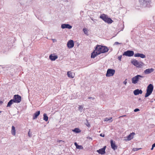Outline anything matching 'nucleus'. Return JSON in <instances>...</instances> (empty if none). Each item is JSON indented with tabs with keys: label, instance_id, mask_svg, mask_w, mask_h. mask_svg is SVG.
Returning <instances> with one entry per match:
<instances>
[{
	"label": "nucleus",
	"instance_id": "obj_13",
	"mask_svg": "<svg viewBox=\"0 0 155 155\" xmlns=\"http://www.w3.org/2000/svg\"><path fill=\"white\" fill-rule=\"evenodd\" d=\"M143 93V91L141 89H137L134 90L133 91V93L135 95H137L139 94H141Z\"/></svg>",
	"mask_w": 155,
	"mask_h": 155
},
{
	"label": "nucleus",
	"instance_id": "obj_15",
	"mask_svg": "<svg viewBox=\"0 0 155 155\" xmlns=\"http://www.w3.org/2000/svg\"><path fill=\"white\" fill-rule=\"evenodd\" d=\"M154 70V69L153 68H148L146 69L144 72L145 74H148L153 72Z\"/></svg>",
	"mask_w": 155,
	"mask_h": 155
},
{
	"label": "nucleus",
	"instance_id": "obj_6",
	"mask_svg": "<svg viewBox=\"0 0 155 155\" xmlns=\"http://www.w3.org/2000/svg\"><path fill=\"white\" fill-rule=\"evenodd\" d=\"M115 73V70L109 68L107 69L106 76L107 77L112 76L114 75Z\"/></svg>",
	"mask_w": 155,
	"mask_h": 155
},
{
	"label": "nucleus",
	"instance_id": "obj_43",
	"mask_svg": "<svg viewBox=\"0 0 155 155\" xmlns=\"http://www.w3.org/2000/svg\"><path fill=\"white\" fill-rule=\"evenodd\" d=\"M120 44V43L117 42H116L114 43V45H118Z\"/></svg>",
	"mask_w": 155,
	"mask_h": 155
},
{
	"label": "nucleus",
	"instance_id": "obj_17",
	"mask_svg": "<svg viewBox=\"0 0 155 155\" xmlns=\"http://www.w3.org/2000/svg\"><path fill=\"white\" fill-rule=\"evenodd\" d=\"M40 114V111H37L34 113L33 115V120L36 119Z\"/></svg>",
	"mask_w": 155,
	"mask_h": 155
},
{
	"label": "nucleus",
	"instance_id": "obj_52",
	"mask_svg": "<svg viewBox=\"0 0 155 155\" xmlns=\"http://www.w3.org/2000/svg\"><path fill=\"white\" fill-rule=\"evenodd\" d=\"M2 112V111H0V113Z\"/></svg>",
	"mask_w": 155,
	"mask_h": 155
},
{
	"label": "nucleus",
	"instance_id": "obj_8",
	"mask_svg": "<svg viewBox=\"0 0 155 155\" xmlns=\"http://www.w3.org/2000/svg\"><path fill=\"white\" fill-rule=\"evenodd\" d=\"M131 63L134 66H136L137 67L139 68H141L142 67V65L140 64L139 62L136 60L133 59L132 60Z\"/></svg>",
	"mask_w": 155,
	"mask_h": 155
},
{
	"label": "nucleus",
	"instance_id": "obj_26",
	"mask_svg": "<svg viewBox=\"0 0 155 155\" xmlns=\"http://www.w3.org/2000/svg\"><path fill=\"white\" fill-rule=\"evenodd\" d=\"M76 148L77 149H80V150H82L83 149V147L81 145H78L77 147H76Z\"/></svg>",
	"mask_w": 155,
	"mask_h": 155
},
{
	"label": "nucleus",
	"instance_id": "obj_24",
	"mask_svg": "<svg viewBox=\"0 0 155 155\" xmlns=\"http://www.w3.org/2000/svg\"><path fill=\"white\" fill-rule=\"evenodd\" d=\"M113 22V20L110 18H108L107 20V21L106 22V23H107L108 24H110L112 23Z\"/></svg>",
	"mask_w": 155,
	"mask_h": 155
},
{
	"label": "nucleus",
	"instance_id": "obj_3",
	"mask_svg": "<svg viewBox=\"0 0 155 155\" xmlns=\"http://www.w3.org/2000/svg\"><path fill=\"white\" fill-rule=\"evenodd\" d=\"M153 85L152 84H150L148 85L146 89V93L144 96L145 97H148L151 94L153 90Z\"/></svg>",
	"mask_w": 155,
	"mask_h": 155
},
{
	"label": "nucleus",
	"instance_id": "obj_25",
	"mask_svg": "<svg viewBox=\"0 0 155 155\" xmlns=\"http://www.w3.org/2000/svg\"><path fill=\"white\" fill-rule=\"evenodd\" d=\"M83 31L84 34L87 35H88V30L86 28H84L83 29Z\"/></svg>",
	"mask_w": 155,
	"mask_h": 155
},
{
	"label": "nucleus",
	"instance_id": "obj_48",
	"mask_svg": "<svg viewBox=\"0 0 155 155\" xmlns=\"http://www.w3.org/2000/svg\"><path fill=\"white\" fill-rule=\"evenodd\" d=\"M126 115H124L120 116V117H126Z\"/></svg>",
	"mask_w": 155,
	"mask_h": 155
},
{
	"label": "nucleus",
	"instance_id": "obj_53",
	"mask_svg": "<svg viewBox=\"0 0 155 155\" xmlns=\"http://www.w3.org/2000/svg\"><path fill=\"white\" fill-rule=\"evenodd\" d=\"M154 101H155V99H154Z\"/></svg>",
	"mask_w": 155,
	"mask_h": 155
},
{
	"label": "nucleus",
	"instance_id": "obj_47",
	"mask_svg": "<svg viewBox=\"0 0 155 155\" xmlns=\"http://www.w3.org/2000/svg\"><path fill=\"white\" fill-rule=\"evenodd\" d=\"M154 147H153V146H152V148H151V150H152L153 149Z\"/></svg>",
	"mask_w": 155,
	"mask_h": 155
},
{
	"label": "nucleus",
	"instance_id": "obj_22",
	"mask_svg": "<svg viewBox=\"0 0 155 155\" xmlns=\"http://www.w3.org/2000/svg\"><path fill=\"white\" fill-rule=\"evenodd\" d=\"M48 117L46 114L44 113L43 114V120L46 121L48 120Z\"/></svg>",
	"mask_w": 155,
	"mask_h": 155
},
{
	"label": "nucleus",
	"instance_id": "obj_44",
	"mask_svg": "<svg viewBox=\"0 0 155 155\" xmlns=\"http://www.w3.org/2000/svg\"><path fill=\"white\" fill-rule=\"evenodd\" d=\"M61 141H62V142H64L63 141H62V140H57V142H59V143H60V142H61Z\"/></svg>",
	"mask_w": 155,
	"mask_h": 155
},
{
	"label": "nucleus",
	"instance_id": "obj_12",
	"mask_svg": "<svg viewBox=\"0 0 155 155\" xmlns=\"http://www.w3.org/2000/svg\"><path fill=\"white\" fill-rule=\"evenodd\" d=\"M61 28L62 29L68 28V29H71L72 28V26L70 25L69 24H62L61 25Z\"/></svg>",
	"mask_w": 155,
	"mask_h": 155
},
{
	"label": "nucleus",
	"instance_id": "obj_39",
	"mask_svg": "<svg viewBox=\"0 0 155 155\" xmlns=\"http://www.w3.org/2000/svg\"><path fill=\"white\" fill-rule=\"evenodd\" d=\"M78 109H79V110H82L83 109L82 107L81 106V105H80L79 106V107H78Z\"/></svg>",
	"mask_w": 155,
	"mask_h": 155
},
{
	"label": "nucleus",
	"instance_id": "obj_27",
	"mask_svg": "<svg viewBox=\"0 0 155 155\" xmlns=\"http://www.w3.org/2000/svg\"><path fill=\"white\" fill-rule=\"evenodd\" d=\"M85 124L88 127H89L90 126V124L87 120H86V122L85 123Z\"/></svg>",
	"mask_w": 155,
	"mask_h": 155
},
{
	"label": "nucleus",
	"instance_id": "obj_29",
	"mask_svg": "<svg viewBox=\"0 0 155 155\" xmlns=\"http://www.w3.org/2000/svg\"><path fill=\"white\" fill-rule=\"evenodd\" d=\"M146 56L145 55L143 54H141V53H140V57L141 58H146Z\"/></svg>",
	"mask_w": 155,
	"mask_h": 155
},
{
	"label": "nucleus",
	"instance_id": "obj_41",
	"mask_svg": "<svg viewBox=\"0 0 155 155\" xmlns=\"http://www.w3.org/2000/svg\"><path fill=\"white\" fill-rule=\"evenodd\" d=\"M87 138L89 140H93V139L91 137H89V136H88L87 137Z\"/></svg>",
	"mask_w": 155,
	"mask_h": 155
},
{
	"label": "nucleus",
	"instance_id": "obj_2",
	"mask_svg": "<svg viewBox=\"0 0 155 155\" xmlns=\"http://www.w3.org/2000/svg\"><path fill=\"white\" fill-rule=\"evenodd\" d=\"M140 3L139 6H135V7L137 9H139L138 7L142 8L147 7L150 8L151 7L150 4L151 1L150 0H139Z\"/></svg>",
	"mask_w": 155,
	"mask_h": 155
},
{
	"label": "nucleus",
	"instance_id": "obj_1",
	"mask_svg": "<svg viewBox=\"0 0 155 155\" xmlns=\"http://www.w3.org/2000/svg\"><path fill=\"white\" fill-rule=\"evenodd\" d=\"M109 50V49L105 46L97 45L95 47V50L91 53V58H94L101 53L107 52Z\"/></svg>",
	"mask_w": 155,
	"mask_h": 155
},
{
	"label": "nucleus",
	"instance_id": "obj_4",
	"mask_svg": "<svg viewBox=\"0 0 155 155\" xmlns=\"http://www.w3.org/2000/svg\"><path fill=\"white\" fill-rule=\"evenodd\" d=\"M144 78V76L140 75H137L131 79L132 83L136 84L137 83L139 80H141V78Z\"/></svg>",
	"mask_w": 155,
	"mask_h": 155
},
{
	"label": "nucleus",
	"instance_id": "obj_7",
	"mask_svg": "<svg viewBox=\"0 0 155 155\" xmlns=\"http://www.w3.org/2000/svg\"><path fill=\"white\" fill-rule=\"evenodd\" d=\"M134 54V51L132 50H127L124 52L123 55L127 57H132Z\"/></svg>",
	"mask_w": 155,
	"mask_h": 155
},
{
	"label": "nucleus",
	"instance_id": "obj_16",
	"mask_svg": "<svg viewBox=\"0 0 155 155\" xmlns=\"http://www.w3.org/2000/svg\"><path fill=\"white\" fill-rule=\"evenodd\" d=\"M58 58V56L54 55L52 54H50L49 56V58L51 61H54L56 59Z\"/></svg>",
	"mask_w": 155,
	"mask_h": 155
},
{
	"label": "nucleus",
	"instance_id": "obj_49",
	"mask_svg": "<svg viewBox=\"0 0 155 155\" xmlns=\"http://www.w3.org/2000/svg\"><path fill=\"white\" fill-rule=\"evenodd\" d=\"M3 102L2 101H0V104H2Z\"/></svg>",
	"mask_w": 155,
	"mask_h": 155
},
{
	"label": "nucleus",
	"instance_id": "obj_33",
	"mask_svg": "<svg viewBox=\"0 0 155 155\" xmlns=\"http://www.w3.org/2000/svg\"><path fill=\"white\" fill-rule=\"evenodd\" d=\"M141 149V148H134L133 149V150L134 151H137V150H139L140 149Z\"/></svg>",
	"mask_w": 155,
	"mask_h": 155
},
{
	"label": "nucleus",
	"instance_id": "obj_32",
	"mask_svg": "<svg viewBox=\"0 0 155 155\" xmlns=\"http://www.w3.org/2000/svg\"><path fill=\"white\" fill-rule=\"evenodd\" d=\"M112 118V117H110L109 118H105L104 121H107L110 120H111Z\"/></svg>",
	"mask_w": 155,
	"mask_h": 155
},
{
	"label": "nucleus",
	"instance_id": "obj_38",
	"mask_svg": "<svg viewBox=\"0 0 155 155\" xmlns=\"http://www.w3.org/2000/svg\"><path fill=\"white\" fill-rule=\"evenodd\" d=\"M88 99H91L92 100H94L95 99V98L94 97H88Z\"/></svg>",
	"mask_w": 155,
	"mask_h": 155
},
{
	"label": "nucleus",
	"instance_id": "obj_40",
	"mask_svg": "<svg viewBox=\"0 0 155 155\" xmlns=\"http://www.w3.org/2000/svg\"><path fill=\"white\" fill-rule=\"evenodd\" d=\"M100 135L101 137H105V134H100Z\"/></svg>",
	"mask_w": 155,
	"mask_h": 155
},
{
	"label": "nucleus",
	"instance_id": "obj_31",
	"mask_svg": "<svg viewBox=\"0 0 155 155\" xmlns=\"http://www.w3.org/2000/svg\"><path fill=\"white\" fill-rule=\"evenodd\" d=\"M140 53H137L135 54H134V56L136 57H140Z\"/></svg>",
	"mask_w": 155,
	"mask_h": 155
},
{
	"label": "nucleus",
	"instance_id": "obj_23",
	"mask_svg": "<svg viewBox=\"0 0 155 155\" xmlns=\"http://www.w3.org/2000/svg\"><path fill=\"white\" fill-rule=\"evenodd\" d=\"M67 75L68 77L69 78H73L74 76L73 75V73L70 71H68L67 72Z\"/></svg>",
	"mask_w": 155,
	"mask_h": 155
},
{
	"label": "nucleus",
	"instance_id": "obj_11",
	"mask_svg": "<svg viewBox=\"0 0 155 155\" xmlns=\"http://www.w3.org/2000/svg\"><path fill=\"white\" fill-rule=\"evenodd\" d=\"M106 147V146H104L103 148L99 149L98 150H97L99 154H101L102 155L105 154L106 153L105 150Z\"/></svg>",
	"mask_w": 155,
	"mask_h": 155
},
{
	"label": "nucleus",
	"instance_id": "obj_42",
	"mask_svg": "<svg viewBox=\"0 0 155 155\" xmlns=\"http://www.w3.org/2000/svg\"><path fill=\"white\" fill-rule=\"evenodd\" d=\"M74 144L75 145V146H76V147H77V146L78 145V143H77V142H75L74 143Z\"/></svg>",
	"mask_w": 155,
	"mask_h": 155
},
{
	"label": "nucleus",
	"instance_id": "obj_5",
	"mask_svg": "<svg viewBox=\"0 0 155 155\" xmlns=\"http://www.w3.org/2000/svg\"><path fill=\"white\" fill-rule=\"evenodd\" d=\"M12 99L15 103H18L21 101V97L18 94H15L14 95Z\"/></svg>",
	"mask_w": 155,
	"mask_h": 155
},
{
	"label": "nucleus",
	"instance_id": "obj_37",
	"mask_svg": "<svg viewBox=\"0 0 155 155\" xmlns=\"http://www.w3.org/2000/svg\"><path fill=\"white\" fill-rule=\"evenodd\" d=\"M23 60L25 61L26 62H27L28 60L27 58L26 57H24L23 58Z\"/></svg>",
	"mask_w": 155,
	"mask_h": 155
},
{
	"label": "nucleus",
	"instance_id": "obj_21",
	"mask_svg": "<svg viewBox=\"0 0 155 155\" xmlns=\"http://www.w3.org/2000/svg\"><path fill=\"white\" fill-rule=\"evenodd\" d=\"M72 131L76 133H78L81 132V130L78 128H75L72 130Z\"/></svg>",
	"mask_w": 155,
	"mask_h": 155
},
{
	"label": "nucleus",
	"instance_id": "obj_50",
	"mask_svg": "<svg viewBox=\"0 0 155 155\" xmlns=\"http://www.w3.org/2000/svg\"><path fill=\"white\" fill-rule=\"evenodd\" d=\"M150 102L151 103H152V102H153V101H152V100H151V101H150Z\"/></svg>",
	"mask_w": 155,
	"mask_h": 155
},
{
	"label": "nucleus",
	"instance_id": "obj_30",
	"mask_svg": "<svg viewBox=\"0 0 155 155\" xmlns=\"http://www.w3.org/2000/svg\"><path fill=\"white\" fill-rule=\"evenodd\" d=\"M1 66L2 67V68H10V67L9 65H0V66Z\"/></svg>",
	"mask_w": 155,
	"mask_h": 155
},
{
	"label": "nucleus",
	"instance_id": "obj_18",
	"mask_svg": "<svg viewBox=\"0 0 155 155\" xmlns=\"http://www.w3.org/2000/svg\"><path fill=\"white\" fill-rule=\"evenodd\" d=\"M135 134L134 132H132L127 137V140H130L133 138V136L135 135Z\"/></svg>",
	"mask_w": 155,
	"mask_h": 155
},
{
	"label": "nucleus",
	"instance_id": "obj_46",
	"mask_svg": "<svg viewBox=\"0 0 155 155\" xmlns=\"http://www.w3.org/2000/svg\"><path fill=\"white\" fill-rule=\"evenodd\" d=\"M152 146H153V147H155V143L152 144Z\"/></svg>",
	"mask_w": 155,
	"mask_h": 155
},
{
	"label": "nucleus",
	"instance_id": "obj_20",
	"mask_svg": "<svg viewBox=\"0 0 155 155\" xmlns=\"http://www.w3.org/2000/svg\"><path fill=\"white\" fill-rule=\"evenodd\" d=\"M11 133L13 136L15 135L16 130L15 127L13 126H12V127Z\"/></svg>",
	"mask_w": 155,
	"mask_h": 155
},
{
	"label": "nucleus",
	"instance_id": "obj_35",
	"mask_svg": "<svg viewBox=\"0 0 155 155\" xmlns=\"http://www.w3.org/2000/svg\"><path fill=\"white\" fill-rule=\"evenodd\" d=\"M122 57V55H120V56H119L118 57V59L119 61H121V58Z\"/></svg>",
	"mask_w": 155,
	"mask_h": 155
},
{
	"label": "nucleus",
	"instance_id": "obj_14",
	"mask_svg": "<svg viewBox=\"0 0 155 155\" xmlns=\"http://www.w3.org/2000/svg\"><path fill=\"white\" fill-rule=\"evenodd\" d=\"M100 18L106 22L109 17H108L107 15L104 14H103L101 15Z\"/></svg>",
	"mask_w": 155,
	"mask_h": 155
},
{
	"label": "nucleus",
	"instance_id": "obj_36",
	"mask_svg": "<svg viewBox=\"0 0 155 155\" xmlns=\"http://www.w3.org/2000/svg\"><path fill=\"white\" fill-rule=\"evenodd\" d=\"M140 111V109L138 108H136L134 110V112H137Z\"/></svg>",
	"mask_w": 155,
	"mask_h": 155
},
{
	"label": "nucleus",
	"instance_id": "obj_45",
	"mask_svg": "<svg viewBox=\"0 0 155 155\" xmlns=\"http://www.w3.org/2000/svg\"><path fill=\"white\" fill-rule=\"evenodd\" d=\"M127 79H126L124 82V84L126 85L127 83V82L126 81V80Z\"/></svg>",
	"mask_w": 155,
	"mask_h": 155
},
{
	"label": "nucleus",
	"instance_id": "obj_28",
	"mask_svg": "<svg viewBox=\"0 0 155 155\" xmlns=\"http://www.w3.org/2000/svg\"><path fill=\"white\" fill-rule=\"evenodd\" d=\"M105 96V93L104 92H102L100 94V97L101 98H103Z\"/></svg>",
	"mask_w": 155,
	"mask_h": 155
},
{
	"label": "nucleus",
	"instance_id": "obj_10",
	"mask_svg": "<svg viewBox=\"0 0 155 155\" xmlns=\"http://www.w3.org/2000/svg\"><path fill=\"white\" fill-rule=\"evenodd\" d=\"M67 45L68 48H73L74 45V41L72 40H70L68 41Z\"/></svg>",
	"mask_w": 155,
	"mask_h": 155
},
{
	"label": "nucleus",
	"instance_id": "obj_34",
	"mask_svg": "<svg viewBox=\"0 0 155 155\" xmlns=\"http://www.w3.org/2000/svg\"><path fill=\"white\" fill-rule=\"evenodd\" d=\"M28 135L29 137H31L32 136L31 133L30 132V129L29 130L28 133Z\"/></svg>",
	"mask_w": 155,
	"mask_h": 155
},
{
	"label": "nucleus",
	"instance_id": "obj_9",
	"mask_svg": "<svg viewBox=\"0 0 155 155\" xmlns=\"http://www.w3.org/2000/svg\"><path fill=\"white\" fill-rule=\"evenodd\" d=\"M110 143L111 148L114 150H115L117 149V146L115 142L113 140H110Z\"/></svg>",
	"mask_w": 155,
	"mask_h": 155
},
{
	"label": "nucleus",
	"instance_id": "obj_51",
	"mask_svg": "<svg viewBox=\"0 0 155 155\" xmlns=\"http://www.w3.org/2000/svg\"><path fill=\"white\" fill-rule=\"evenodd\" d=\"M141 98H140L139 99V100H141Z\"/></svg>",
	"mask_w": 155,
	"mask_h": 155
},
{
	"label": "nucleus",
	"instance_id": "obj_19",
	"mask_svg": "<svg viewBox=\"0 0 155 155\" xmlns=\"http://www.w3.org/2000/svg\"><path fill=\"white\" fill-rule=\"evenodd\" d=\"M14 102L12 99L10 100L8 103L7 107H11V105L14 103Z\"/></svg>",
	"mask_w": 155,
	"mask_h": 155
}]
</instances>
